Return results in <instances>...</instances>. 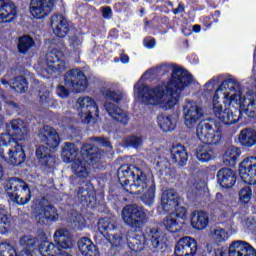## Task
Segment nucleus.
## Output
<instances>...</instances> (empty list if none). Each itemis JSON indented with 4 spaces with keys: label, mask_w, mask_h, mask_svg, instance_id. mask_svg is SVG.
Wrapping results in <instances>:
<instances>
[{
    "label": "nucleus",
    "mask_w": 256,
    "mask_h": 256,
    "mask_svg": "<svg viewBox=\"0 0 256 256\" xmlns=\"http://www.w3.org/2000/svg\"><path fill=\"white\" fill-rule=\"evenodd\" d=\"M81 158H79V148L72 142H65L62 149V157L64 163H72V172L75 175L74 184L81 185L77 190V198L79 203L83 207L88 209H95L99 202L97 201V195L93 189V184L91 180H85L89 177V170H87L88 165H97L105 152L99 149L93 144H84L81 148ZM77 179H82L78 180Z\"/></svg>",
    "instance_id": "obj_1"
},
{
    "label": "nucleus",
    "mask_w": 256,
    "mask_h": 256,
    "mask_svg": "<svg viewBox=\"0 0 256 256\" xmlns=\"http://www.w3.org/2000/svg\"><path fill=\"white\" fill-rule=\"evenodd\" d=\"M160 69H162L164 73H169L172 69L167 84L161 82L151 88L147 84L137 83L134 85V91H136L141 103L144 105H152L153 107L161 105L163 103V97H167L168 101L164 103V109L169 111L174 109L175 105L179 103L181 91H185L186 87H189L190 83H193V76L187 69L175 64H162Z\"/></svg>",
    "instance_id": "obj_2"
},
{
    "label": "nucleus",
    "mask_w": 256,
    "mask_h": 256,
    "mask_svg": "<svg viewBox=\"0 0 256 256\" xmlns=\"http://www.w3.org/2000/svg\"><path fill=\"white\" fill-rule=\"evenodd\" d=\"M196 135L203 143L196 148L195 156L200 163H209L215 159V150L212 145H219L223 141V126L221 122L203 123L196 128Z\"/></svg>",
    "instance_id": "obj_3"
},
{
    "label": "nucleus",
    "mask_w": 256,
    "mask_h": 256,
    "mask_svg": "<svg viewBox=\"0 0 256 256\" xmlns=\"http://www.w3.org/2000/svg\"><path fill=\"white\" fill-rule=\"evenodd\" d=\"M169 240L160 228L148 226L143 235H135L127 238L130 251L140 253L146 247L152 253H167L169 251Z\"/></svg>",
    "instance_id": "obj_4"
},
{
    "label": "nucleus",
    "mask_w": 256,
    "mask_h": 256,
    "mask_svg": "<svg viewBox=\"0 0 256 256\" xmlns=\"http://www.w3.org/2000/svg\"><path fill=\"white\" fill-rule=\"evenodd\" d=\"M146 176L147 174L141 168L133 164H123L117 170L118 183L130 195H139L140 192H135L133 189L141 185V181Z\"/></svg>",
    "instance_id": "obj_5"
},
{
    "label": "nucleus",
    "mask_w": 256,
    "mask_h": 256,
    "mask_svg": "<svg viewBox=\"0 0 256 256\" xmlns=\"http://www.w3.org/2000/svg\"><path fill=\"white\" fill-rule=\"evenodd\" d=\"M7 197L16 205H27L31 201L29 184L21 178L12 177L4 182Z\"/></svg>",
    "instance_id": "obj_6"
},
{
    "label": "nucleus",
    "mask_w": 256,
    "mask_h": 256,
    "mask_svg": "<svg viewBox=\"0 0 256 256\" xmlns=\"http://www.w3.org/2000/svg\"><path fill=\"white\" fill-rule=\"evenodd\" d=\"M122 219L125 225L131 227L136 233L143 231V227L149 221L147 209L137 204L126 205L122 209Z\"/></svg>",
    "instance_id": "obj_7"
},
{
    "label": "nucleus",
    "mask_w": 256,
    "mask_h": 256,
    "mask_svg": "<svg viewBox=\"0 0 256 256\" xmlns=\"http://www.w3.org/2000/svg\"><path fill=\"white\" fill-rule=\"evenodd\" d=\"M25 122L22 119H14L6 124V132L0 134V159H5V148L17 141H23L25 134Z\"/></svg>",
    "instance_id": "obj_8"
},
{
    "label": "nucleus",
    "mask_w": 256,
    "mask_h": 256,
    "mask_svg": "<svg viewBox=\"0 0 256 256\" xmlns=\"http://www.w3.org/2000/svg\"><path fill=\"white\" fill-rule=\"evenodd\" d=\"M207 252L205 256H256V249L249 243L243 240L233 241L227 250L223 248H213L211 245H206Z\"/></svg>",
    "instance_id": "obj_9"
},
{
    "label": "nucleus",
    "mask_w": 256,
    "mask_h": 256,
    "mask_svg": "<svg viewBox=\"0 0 256 256\" xmlns=\"http://www.w3.org/2000/svg\"><path fill=\"white\" fill-rule=\"evenodd\" d=\"M22 250H17L11 243L4 241L0 243V256H35L37 239L29 236H22L19 240Z\"/></svg>",
    "instance_id": "obj_10"
},
{
    "label": "nucleus",
    "mask_w": 256,
    "mask_h": 256,
    "mask_svg": "<svg viewBox=\"0 0 256 256\" xmlns=\"http://www.w3.org/2000/svg\"><path fill=\"white\" fill-rule=\"evenodd\" d=\"M64 85L73 93H83L89 87L85 72L79 68L70 69L64 74Z\"/></svg>",
    "instance_id": "obj_11"
},
{
    "label": "nucleus",
    "mask_w": 256,
    "mask_h": 256,
    "mask_svg": "<svg viewBox=\"0 0 256 256\" xmlns=\"http://www.w3.org/2000/svg\"><path fill=\"white\" fill-rule=\"evenodd\" d=\"M98 231L101 235L107 237L112 247H121L123 243V234L117 233V222L113 218L105 217L98 221Z\"/></svg>",
    "instance_id": "obj_12"
},
{
    "label": "nucleus",
    "mask_w": 256,
    "mask_h": 256,
    "mask_svg": "<svg viewBox=\"0 0 256 256\" xmlns=\"http://www.w3.org/2000/svg\"><path fill=\"white\" fill-rule=\"evenodd\" d=\"M134 189H139L138 191H134V193H143L140 197L142 203L147 207H151L153 203H155V191L157 190V186L155 185V177L153 174H146L144 179L141 180L139 185H136Z\"/></svg>",
    "instance_id": "obj_13"
},
{
    "label": "nucleus",
    "mask_w": 256,
    "mask_h": 256,
    "mask_svg": "<svg viewBox=\"0 0 256 256\" xmlns=\"http://www.w3.org/2000/svg\"><path fill=\"white\" fill-rule=\"evenodd\" d=\"M78 104V115L80 119H82L83 123L89 125L93 120V115L99 117V106H97V102L95 99L85 96L79 97L77 100Z\"/></svg>",
    "instance_id": "obj_14"
},
{
    "label": "nucleus",
    "mask_w": 256,
    "mask_h": 256,
    "mask_svg": "<svg viewBox=\"0 0 256 256\" xmlns=\"http://www.w3.org/2000/svg\"><path fill=\"white\" fill-rule=\"evenodd\" d=\"M35 155L43 173L49 175V173L55 171L57 167V156L51 154V149H49V147L40 145L36 148Z\"/></svg>",
    "instance_id": "obj_15"
},
{
    "label": "nucleus",
    "mask_w": 256,
    "mask_h": 256,
    "mask_svg": "<svg viewBox=\"0 0 256 256\" xmlns=\"http://www.w3.org/2000/svg\"><path fill=\"white\" fill-rule=\"evenodd\" d=\"M65 54L63 51L53 48L46 53V65L51 73L62 74L67 71V62L63 60Z\"/></svg>",
    "instance_id": "obj_16"
},
{
    "label": "nucleus",
    "mask_w": 256,
    "mask_h": 256,
    "mask_svg": "<svg viewBox=\"0 0 256 256\" xmlns=\"http://www.w3.org/2000/svg\"><path fill=\"white\" fill-rule=\"evenodd\" d=\"M55 7V0H30V15L34 19H45L51 15Z\"/></svg>",
    "instance_id": "obj_17"
},
{
    "label": "nucleus",
    "mask_w": 256,
    "mask_h": 256,
    "mask_svg": "<svg viewBox=\"0 0 256 256\" xmlns=\"http://www.w3.org/2000/svg\"><path fill=\"white\" fill-rule=\"evenodd\" d=\"M199 245L197 240L191 236L180 238L174 248L175 256H195Z\"/></svg>",
    "instance_id": "obj_18"
},
{
    "label": "nucleus",
    "mask_w": 256,
    "mask_h": 256,
    "mask_svg": "<svg viewBox=\"0 0 256 256\" xmlns=\"http://www.w3.org/2000/svg\"><path fill=\"white\" fill-rule=\"evenodd\" d=\"M184 113V125L188 129H193L197 125L198 121H201L204 112L201 106L197 105V102H189L186 106L183 107Z\"/></svg>",
    "instance_id": "obj_19"
},
{
    "label": "nucleus",
    "mask_w": 256,
    "mask_h": 256,
    "mask_svg": "<svg viewBox=\"0 0 256 256\" xmlns=\"http://www.w3.org/2000/svg\"><path fill=\"white\" fill-rule=\"evenodd\" d=\"M238 171L240 179L244 183L247 185H256V157L244 159L240 163Z\"/></svg>",
    "instance_id": "obj_20"
},
{
    "label": "nucleus",
    "mask_w": 256,
    "mask_h": 256,
    "mask_svg": "<svg viewBox=\"0 0 256 256\" xmlns=\"http://www.w3.org/2000/svg\"><path fill=\"white\" fill-rule=\"evenodd\" d=\"M173 211H175V214L166 216L163 220V225L169 233H179L181 231V224L174 217L187 219V208L178 205Z\"/></svg>",
    "instance_id": "obj_21"
},
{
    "label": "nucleus",
    "mask_w": 256,
    "mask_h": 256,
    "mask_svg": "<svg viewBox=\"0 0 256 256\" xmlns=\"http://www.w3.org/2000/svg\"><path fill=\"white\" fill-rule=\"evenodd\" d=\"M19 17V8L11 0H0V23H13Z\"/></svg>",
    "instance_id": "obj_22"
},
{
    "label": "nucleus",
    "mask_w": 256,
    "mask_h": 256,
    "mask_svg": "<svg viewBox=\"0 0 256 256\" xmlns=\"http://www.w3.org/2000/svg\"><path fill=\"white\" fill-rule=\"evenodd\" d=\"M50 27L55 36L59 39L67 37V34L70 31L69 22L63 14H54L50 18Z\"/></svg>",
    "instance_id": "obj_23"
},
{
    "label": "nucleus",
    "mask_w": 256,
    "mask_h": 256,
    "mask_svg": "<svg viewBox=\"0 0 256 256\" xmlns=\"http://www.w3.org/2000/svg\"><path fill=\"white\" fill-rule=\"evenodd\" d=\"M181 203V197L175 189H166L162 193L161 207L163 213H171L176 207H179Z\"/></svg>",
    "instance_id": "obj_24"
},
{
    "label": "nucleus",
    "mask_w": 256,
    "mask_h": 256,
    "mask_svg": "<svg viewBox=\"0 0 256 256\" xmlns=\"http://www.w3.org/2000/svg\"><path fill=\"white\" fill-rule=\"evenodd\" d=\"M217 183L222 189H233L237 183V172L231 168H221L216 175Z\"/></svg>",
    "instance_id": "obj_25"
},
{
    "label": "nucleus",
    "mask_w": 256,
    "mask_h": 256,
    "mask_svg": "<svg viewBox=\"0 0 256 256\" xmlns=\"http://www.w3.org/2000/svg\"><path fill=\"white\" fill-rule=\"evenodd\" d=\"M59 219L57 208L53 205H42L36 214V221L39 225H49Z\"/></svg>",
    "instance_id": "obj_26"
},
{
    "label": "nucleus",
    "mask_w": 256,
    "mask_h": 256,
    "mask_svg": "<svg viewBox=\"0 0 256 256\" xmlns=\"http://www.w3.org/2000/svg\"><path fill=\"white\" fill-rule=\"evenodd\" d=\"M10 145L12 149L8 151V163L13 167L23 165L27 159V154H25V146L19 144V141L12 142Z\"/></svg>",
    "instance_id": "obj_27"
},
{
    "label": "nucleus",
    "mask_w": 256,
    "mask_h": 256,
    "mask_svg": "<svg viewBox=\"0 0 256 256\" xmlns=\"http://www.w3.org/2000/svg\"><path fill=\"white\" fill-rule=\"evenodd\" d=\"M39 138L41 143H44V145L49 147L48 149H57L61 143L59 133H57V130L52 127L44 128L40 132Z\"/></svg>",
    "instance_id": "obj_28"
},
{
    "label": "nucleus",
    "mask_w": 256,
    "mask_h": 256,
    "mask_svg": "<svg viewBox=\"0 0 256 256\" xmlns=\"http://www.w3.org/2000/svg\"><path fill=\"white\" fill-rule=\"evenodd\" d=\"M170 159L172 163H176V165L179 167H185V165H187V161L189 160L187 148L181 144L173 145L170 150Z\"/></svg>",
    "instance_id": "obj_29"
},
{
    "label": "nucleus",
    "mask_w": 256,
    "mask_h": 256,
    "mask_svg": "<svg viewBox=\"0 0 256 256\" xmlns=\"http://www.w3.org/2000/svg\"><path fill=\"white\" fill-rule=\"evenodd\" d=\"M23 237H30V239H36L35 251H39L41 256H57L59 248L52 242L47 240H39L38 237H33L31 235H23Z\"/></svg>",
    "instance_id": "obj_30"
},
{
    "label": "nucleus",
    "mask_w": 256,
    "mask_h": 256,
    "mask_svg": "<svg viewBox=\"0 0 256 256\" xmlns=\"http://www.w3.org/2000/svg\"><path fill=\"white\" fill-rule=\"evenodd\" d=\"M108 115L114 119V121H117L118 123H121V125H127L129 123V115L123 111L117 104L108 102L104 105Z\"/></svg>",
    "instance_id": "obj_31"
},
{
    "label": "nucleus",
    "mask_w": 256,
    "mask_h": 256,
    "mask_svg": "<svg viewBox=\"0 0 256 256\" xmlns=\"http://www.w3.org/2000/svg\"><path fill=\"white\" fill-rule=\"evenodd\" d=\"M78 249L83 256H101L99 248L93 240L88 237H82L78 240Z\"/></svg>",
    "instance_id": "obj_32"
},
{
    "label": "nucleus",
    "mask_w": 256,
    "mask_h": 256,
    "mask_svg": "<svg viewBox=\"0 0 256 256\" xmlns=\"http://www.w3.org/2000/svg\"><path fill=\"white\" fill-rule=\"evenodd\" d=\"M191 226L196 231H203L209 225V214L205 211H194L190 220Z\"/></svg>",
    "instance_id": "obj_33"
},
{
    "label": "nucleus",
    "mask_w": 256,
    "mask_h": 256,
    "mask_svg": "<svg viewBox=\"0 0 256 256\" xmlns=\"http://www.w3.org/2000/svg\"><path fill=\"white\" fill-rule=\"evenodd\" d=\"M241 113L239 108L224 109L222 115L219 117V121L223 125H235V123H239Z\"/></svg>",
    "instance_id": "obj_34"
},
{
    "label": "nucleus",
    "mask_w": 256,
    "mask_h": 256,
    "mask_svg": "<svg viewBox=\"0 0 256 256\" xmlns=\"http://www.w3.org/2000/svg\"><path fill=\"white\" fill-rule=\"evenodd\" d=\"M241 157V148L230 146L223 154L222 161L226 167H235L237 160Z\"/></svg>",
    "instance_id": "obj_35"
},
{
    "label": "nucleus",
    "mask_w": 256,
    "mask_h": 256,
    "mask_svg": "<svg viewBox=\"0 0 256 256\" xmlns=\"http://www.w3.org/2000/svg\"><path fill=\"white\" fill-rule=\"evenodd\" d=\"M54 242L56 243L58 251H63V249H71L73 247V238L65 235L64 230H56L54 233Z\"/></svg>",
    "instance_id": "obj_36"
},
{
    "label": "nucleus",
    "mask_w": 256,
    "mask_h": 256,
    "mask_svg": "<svg viewBox=\"0 0 256 256\" xmlns=\"http://www.w3.org/2000/svg\"><path fill=\"white\" fill-rule=\"evenodd\" d=\"M242 147H253L256 145V131L253 128H245L240 131L238 137Z\"/></svg>",
    "instance_id": "obj_37"
},
{
    "label": "nucleus",
    "mask_w": 256,
    "mask_h": 256,
    "mask_svg": "<svg viewBox=\"0 0 256 256\" xmlns=\"http://www.w3.org/2000/svg\"><path fill=\"white\" fill-rule=\"evenodd\" d=\"M157 123L164 133H171L177 127V123L173 121V115L160 114L157 116Z\"/></svg>",
    "instance_id": "obj_38"
},
{
    "label": "nucleus",
    "mask_w": 256,
    "mask_h": 256,
    "mask_svg": "<svg viewBox=\"0 0 256 256\" xmlns=\"http://www.w3.org/2000/svg\"><path fill=\"white\" fill-rule=\"evenodd\" d=\"M35 45V40L31 35L27 34L24 36L19 37L17 49L18 53L20 55H27L29 53V50Z\"/></svg>",
    "instance_id": "obj_39"
},
{
    "label": "nucleus",
    "mask_w": 256,
    "mask_h": 256,
    "mask_svg": "<svg viewBox=\"0 0 256 256\" xmlns=\"http://www.w3.org/2000/svg\"><path fill=\"white\" fill-rule=\"evenodd\" d=\"M9 229H11V218L7 214V209L4 206H0V235L9 233Z\"/></svg>",
    "instance_id": "obj_40"
},
{
    "label": "nucleus",
    "mask_w": 256,
    "mask_h": 256,
    "mask_svg": "<svg viewBox=\"0 0 256 256\" xmlns=\"http://www.w3.org/2000/svg\"><path fill=\"white\" fill-rule=\"evenodd\" d=\"M239 91L241 89V83L239 81L233 79V78H228L222 81V83L219 85V87L216 89L215 92L219 95V91Z\"/></svg>",
    "instance_id": "obj_41"
},
{
    "label": "nucleus",
    "mask_w": 256,
    "mask_h": 256,
    "mask_svg": "<svg viewBox=\"0 0 256 256\" xmlns=\"http://www.w3.org/2000/svg\"><path fill=\"white\" fill-rule=\"evenodd\" d=\"M12 89L16 93H25L29 89V82L24 76H17L12 80Z\"/></svg>",
    "instance_id": "obj_42"
},
{
    "label": "nucleus",
    "mask_w": 256,
    "mask_h": 256,
    "mask_svg": "<svg viewBox=\"0 0 256 256\" xmlns=\"http://www.w3.org/2000/svg\"><path fill=\"white\" fill-rule=\"evenodd\" d=\"M253 105H255V101L250 99L244 100L243 104L239 105L238 111H241V118L246 115L249 119H255L256 112L249 109V107H253Z\"/></svg>",
    "instance_id": "obj_43"
},
{
    "label": "nucleus",
    "mask_w": 256,
    "mask_h": 256,
    "mask_svg": "<svg viewBox=\"0 0 256 256\" xmlns=\"http://www.w3.org/2000/svg\"><path fill=\"white\" fill-rule=\"evenodd\" d=\"M239 203L243 207H247L251 203V198L253 197V189L250 186H244L239 191Z\"/></svg>",
    "instance_id": "obj_44"
},
{
    "label": "nucleus",
    "mask_w": 256,
    "mask_h": 256,
    "mask_svg": "<svg viewBox=\"0 0 256 256\" xmlns=\"http://www.w3.org/2000/svg\"><path fill=\"white\" fill-rule=\"evenodd\" d=\"M101 94L104 96V99L108 101H113L116 105H119L123 101V92H117L115 90L107 89L101 91Z\"/></svg>",
    "instance_id": "obj_45"
},
{
    "label": "nucleus",
    "mask_w": 256,
    "mask_h": 256,
    "mask_svg": "<svg viewBox=\"0 0 256 256\" xmlns=\"http://www.w3.org/2000/svg\"><path fill=\"white\" fill-rule=\"evenodd\" d=\"M39 101L44 107L55 108V105H57V100H55V99H53V97H51V93L49 91H44L40 95Z\"/></svg>",
    "instance_id": "obj_46"
},
{
    "label": "nucleus",
    "mask_w": 256,
    "mask_h": 256,
    "mask_svg": "<svg viewBox=\"0 0 256 256\" xmlns=\"http://www.w3.org/2000/svg\"><path fill=\"white\" fill-rule=\"evenodd\" d=\"M70 222L72 223L74 229H77V231H83V228L85 227V218L81 214H75L70 219Z\"/></svg>",
    "instance_id": "obj_47"
},
{
    "label": "nucleus",
    "mask_w": 256,
    "mask_h": 256,
    "mask_svg": "<svg viewBox=\"0 0 256 256\" xmlns=\"http://www.w3.org/2000/svg\"><path fill=\"white\" fill-rule=\"evenodd\" d=\"M212 105H213L214 115L219 119V117L223 115V106L219 104V94L217 92L214 93V96L212 98Z\"/></svg>",
    "instance_id": "obj_48"
},
{
    "label": "nucleus",
    "mask_w": 256,
    "mask_h": 256,
    "mask_svg": "<svg viewBox=\"0 0 256 256\" xmlns=\"http://www.w3.org/2000/svg\"><path fill=\"white\" fill-rule=\"evenodd\" d=\"M124 143L126 147H133L134 149H137L143 143V139H141L138 136L131 135L124 139Z\"/></svg>",
    "instance_id": "obj_49"
},
{
    "label": "nucleus",
    "mask_w": 256,
    "mask_h": 256,
    "mask_svg": "<svg viewBox=\"0 0 256 256\" xmlns=\"http://www.w3.org/2000/svg\"><path fill=\"white\" fill-rule=\"evenodd\" d=\"M214 239L216 243H224L229 239V233L225 229H216L214 230Z\"/></svg>",
    "instance_id": "obj_50"
},
{
    "label": "nucleus",
    "mask_w": 256,
    "mask_h": 256,
    "mask_svg": "<svg viewBox=\"0 0 256 256\" xmlns=\"http://www.w3.org/2000/svg\"><path fill=\"white\" fill-rule=\"evenodd\" d=\"M4 109L6 110L7 115H13V113H17V111H19L20 106L14 101H6Z\"/></svg>",
    "instance_id": "obj_51"
},
{
    "label": "nucleus",
    "mask_w": 256,
    "mask_h": 256,
    "mask_svg": "<svg viewBox=\"0 0 256 256\" xmlns=\"http://www.w3.org/2000/svg\"><path fill=\"white\" fill-rule=\"evenodd\" d=\"M219 21L217 18L215 19L213 16H204L201 18V23L206 27V29H211V25L217 23Z\"/></svg>",
    "instance_id": "obj_52"
},
{
    "label": "nucleus",
    "mask_w": 256,
    "mask_h": 256,
    "mask_svg": "<svg viewBox=\"0 0 256 256\" xmlns=\"http://www.w3.org/2000/svg\"><path fill=\"white\" fill-rule=\"evenodd\" d=\"M56 93H57L58 97H61V99H67V97H69V95H70L69 89H67L63 85L57 86Z\"/></svg>",
    "instance_id": "obj_53"
},
{
    "label": "nucleus",
    "mask_w": 256,
    "mask_h": 256,
    "mask_svg": "<svg viewBox=\"0 0 256 256\" xmlns=\"http://www.w3.org/2000/svg\"><path fill=\"white\" fill-rule=\"evenodd\" d=\"M113 15V9L109 6L102 7V16L104 19H109Z\"/></svg>",
    "instance_id": "obj_54"
},
{
    "label": "nucleus",
    "mask_w": 256,
    "mask_h": 256,
    "mask_svg": "<svg viewBox=\"0 0 256 256\" xmlns=\"http://www.w3.org/2000/svg\"><path fill=\"white\" fill-rule=\"evenodd\" d=\"M99 144L102 145V147H107L110 148L111 147V142L103 137H97L95 138Z\"/></svg>",
    "instance_id": "obj_55"
},
{
    "label": "nucleus",
    "mask_w": 256,
    "mask_h": 256,
    "mask_svg": "<svg viewBox=\"0 0 256 256\" xmlns=\"http://www.w3.org/2000/svg\"><path fill=\"white\" fill-rule=\"evenodd\" d=\"M69 43L72 47H79V45H81V40L77 36H72L69 39Z\"/></svg>",
    "instance_id": "obj_56"
},
{
    "label": "nucleus",
    "mask_w": 256,
    "mask_h": 256,
    "mask_svg": "<svg viewBox=\"0 0 256 256\" xmlns=\"http://www.w3.org/2000/svg\"><path fill=\"white\" fill-rule=\"evenodd\" d=\"M183 11H185V4H183L182 2L178 4V7L176 9H172V13L174 15H179V13H183Z\"/></svg>",
    "instance_id": "obj_57"
},
{
    "label": "nucleus",
    "mask_w": 256,
    "mask_h": 256,
    "mask_svg": "<svg viewBox=\"0 0 256 256\" xmlns=\"http://www.w3.org/2000/svg\"><path fill=\"white\" fill-rule=\"evenodd\" d=\"M156 43L157 42L155 41V38H151L150 40L145 42V47L147 49H153L155 47Z\"/></svg>",
    "instance_id": "obj_58"
},
{
    "label": "nucleus",
    "mask_w": 256,
    "mask_h": 256,
    "mask_svg": "<svg viewBox=\"0 0 256 256\" xmlns=\"http://www.w3.org/2000/svg\"><path fill=\"white\" fill-rule=\"evenodd\" d=\"M169 171H171V168H169L168 166H165L164 168L163 167L159 168L160 175H164L165 177L169 175Z\"/></svg>",
    "instance_id": "obj_59"
},
{
    "label": "nucleus",
    "mask_w": 256,
    "mask_h": 256,
    "mask_svg": "<svg viewBox=\"0 0 256 256\" xmlns=\"http://www.w3.org/2000/svg\"><path fill=\"white\" fill-rule=\"evenodd\" d=\"M158 11H161V13H169V8L165 5H159L157 6Z\"/></svg>",
    "instance_id": "obj_60"
},
{
    "label": "nucleus",
    "mask_w": 256,
    "mask_h": 256,
    "mask_svg": "<svg viewBox=\"0 0 256 256\" xmlns=\"http://www.w3.org/2000/svg\"><path fill=\"white\" fill-rule=\"evenodd\" d=\"M56 256H72V255L67 251L59 250L58 252H56Z\"/></svg>",
    "instance_id": "obj_61"
},
{
    "label": "nucleus",
    "mask_w": 256,
    "mask_h": 256,
    "mask_svg": "<svg viewBox=\"0 0 256 256\" xmlns=\"http://www.w3.org/2000/svg\"><path fill=\"white\" fill-rule=\"evenodd\" d=\"M192 31H193L194 33H201V25L195 24V25L192 27Z\"/></svg>",
    "instance_id": "obj_62"
},
{
    "label": "nucleus",
    "mask_w": 256,
    "mask_h": 256,
    "mask_svg": "<svg viewBox=\"0 0 256 256\" xmlns=\"http://www.w3.org/2000/svg\"><path fill=\"white\" fill-rule=\"evenodd\" d=\"M120 61L121 63H128L129 62V56L126 55V54H123L121 57H120Z\"/></svg>",
    "instance_id": "obj_63"
},
{
    "label": "nucleus",
    "mask_w": 256,
    "mask_h": 256,
    "mask_svg": "<svg viewBox=\"0 0 256 256\" xmlns=\"http://www.w3.org/2000/svg\"><path fill=\"white\" fill-rule=\"evenodd\" d=\"M122 256H137V252L131 250V251L125 252Z\"/></svg>",
    "instance_id": "obj_64"
}]
</instances>
